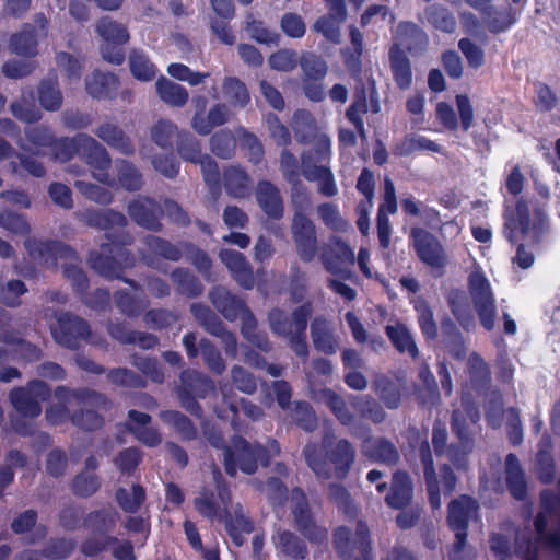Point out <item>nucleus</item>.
<instances>
[{"instance_id":"nucleus-1","label":"nucleus","mask_w":560,"mask_h":560,"mask_svg":"<svg viewBox=\"0 0 560 560\" xmlns=\"http://www.w3.org/2000/svg\"><path fill=\"white\" fill-rule=\"evenodd\" d=\"M107 243L100 246V250H91L89 254L90 267L106 280H120L128 284L135 292L143 293V287L136 280L125 277V270L132 268L136 264L135 255L127 249L132 237L128 233L115 235L110 232L105 233Z\"/></svg>"},{"instance_id":"nucleus-2","label":"nucleus","mask_w":560,"mask_h":560,"mask_svg":"<svg viewBox=\"0 0 560 560\" xmlns=\"http://www.w3.org/2000/svg\"><path fill=\"white\" fill-rule=\"evenodd\" d=\"M303 454L307 466L323 479H343L350 469V442L337 440L331 431L324 433L320 443H307Z\"/></svg>"},{"instance_id":"nucleus-3","label":"nucleus","mask_w":560,"mask_h":560,"mask_svg":"<svg viewBox=\"0 0 560 560\" xmlns=\"http://www.w3.org/2000/svg\"><path fill=\"white\" fill-rule=\"evenodd\" d=\"M280 452V445L275 439L269 440L268 446H265L258 442H249L240 434H234L223 454V466L230 477H235L237 470L253 475L259 466L268 467L271 458L278 456Z\"/></svg>"},{"instance_id":"nucleus-4","label":"nucleus","mask_w":560,"mask_h":560,"mask_svg":"<svg viewBox=\"0 0 560 560\" xmlns=\"http://www.w3.org/2000/svg\"><path fill=\"white\" fill-rule=\"evenodd\" d=\"M55 397L59 404L52 405L46 410V419L52 425L61 424L70 419L72 413L66 402L71 400L102 411H109L113 407V401L105 394L88 387L69 388L60 385L55 389Z\"/></svg>"},{"instance_id":"nucleus-5","label":"nucleus","mask_w":560,"mask_h":560,"mask_svg":"<svg viewBox=\"0 0 560 560\" xmlns=\"http://www.w3.org/2000/svg\"><path fill=\"white\" fill-rule=\"evenodd\" d=\"M291 513L296 529L304 538L316 545L327 542L328 530L316 523L307 498L300 487H295L291 491Z\"/></svg>"},{"instance_id":"nucleus-6","label":"nucleus","mask_w":560,"mask_h":560,"mask_svg":"<svg viewBox=\"0 0 560 560\" xmlns=\"http://www.w3.org/2000/svg\"><path fill=\"white\" fill-rule=\"evenodd\" d=\"M180 386L177 395L180 405L192 416L202 417V408L197 398H206L214 390L213 382L205 374L195 370H184L180 373Z\"/></svg>"},{"instance_id":"nucleus-7","label":"nucleus","mask_w":560,"mask_h":560,"mask_svg":"<svg viewBox=\"0 0 560 560\" xmlns=\"http://www.w3.org/2000/svg\"><path fill=\"white\" fill-rule=\"evenodd\" d=\"M469 294L477 311L481 325L491 330L495 324V304L491 284L479 267L468 278Z\"/></svg>"},{"instance_id":"nucleus-8","label":"nucleus","mask_w":560,"mask_h":560,"mask_svg":"<svg viewBox=\"0 0 560 560\" xmlns=\"http://www.w3.org/2000/svg\"><path fill=\"white\" fill-rule=\"evenodd\" d=\"M50 395V387L44 381L33 380L26 387L11 389L9 399L20 416L34 419L42 413L40 401L48 400Z\"/></svg>"},{"instance_id":"nucleus-9","label":"nucleus","mask_w":560,"mask_h":560,"mask_svg":"<svg viewBox=\"0 0 560 560\" xmlns=\"http://www.w3.org/2000/svg\"><path fill=\"white\" fill-rule=\"evenodd\" d=\"M294 133L302 143L315 141L314 147L303 154L312 156V163H324L330 155V139L326 135H317L316 122L312 114L306 110H298L294 114Z\"/></svg>"},{"instance_id":"nucleus-10","label":"nucleus","mask_w":560,"mask_h":560,"mask_svg":"<svg viewBox=\"0 0 560 560\" xmlns=\"http://www.w3.org/2000/svg\"><path fill=\"white\" fill-rule=\"evenodd\" d=\"M96 32L103 39L102 57L115 66H120L126 58L124 45L129 40L127 27L110 18H102L97 23Z\"/></svg>"},{"instance_id":"nucleus-11","label":"nucleus","mask_w":560,"mask_h":560,"mask_svg":"<svg viewBox=\"0 0 560 560\" xmlns=\"http://www.w3.org/2000/svg\"><path fill=\"white\" fill-rule=\"evenodd\" d=\"M195 114L191 118V128L199 136H208L217 127L223 126L229 120L230 110L223 103H217L206 114L208 98L205 95H195L191 100Z\"/></svg>"},{"instance_id":"nucleus-12","label":"nucleus","mask_w":560,"mask_h":560,"mask_svg":"<svg viewBox=\"0 0 560 560\" xmlns=\"http://www.w3.org/2000/svg\"><path fill=\"white\" fill-rule=\"evenodd\" d=\"M78 140H80L78 155L81 160L94 170L98 171L96 178L101 183L113 186L115 180L107 172L112 164V159L107 150L93 137L86 133H78Z\"/></svg>"},{"instance_id":"nucleus-13","label":"nucleus","mask_w":560,"mask_h":560,"mask_svg":"<svg viewBox=\"0 0 560 560\" xmlns=\"http://www.w3.org/2000/svg\"><path fill=\"white\" fill-rule=\"evenodd\" d=\"M127 212L138 226L154 233L163 231L164 210L154 198L139 195L129 201Z\"/></svg>"},{"instance_id":"nucleus-14","label":"nucleus","mask_w":560,"mask_h":560,"mask_svg":"<svg viewBox=\"0 0 560 560\" xmlns=\"http://www.w3.org/2000/svg\"><path fill=\"white\" fill-rule=\"evenodd\" d=\"M55 340L62 347L75 350L81 340L91 335L89 323L71 313H63L57 320V326L51 329Z\"/></svg>"},{"instance_id":"nucleus-15","label":"nucleus","mask_w":560,"mask_h":560,"mask_svg":"<svg viewBox=\"0 0 560 560\" xmlns=\"http://www.w3.org/2000/svg\"><path fill=\"white\" fill-rule=\"evenodd\" d=\"M24 246L30 257L40 262L56 265L59 259L79 260L77 252L60 241L27 238Z\"/></svg>"},{"instance_id":"nucleus-16","label":"nucleus","mask_w":560,"mask_h":560,"mask_svg":"<svg viewBox=\"0 0 560 560\" xmlns=\"http://www.w3.org/2000/svg\"><path fill=\"white\" fill-rule=\"evenodd\" d=\"M320 259L325 269L341 278L350 279V245L337 236H331L329 244L323 248Z\"/></svg>"},{"instance_id":"nucleus-17","label":"nucleus","mask_w":560,"mask_h":560,"mask_svg":"<svg viewBox=\"0 0 560 560\" xmlns=\"http://www.w3.org/2000/svg\"><path fill=\"white\" fill-rule=\"evenodd\" d=\"M217 491L203 488L199 497L194 499V506L200 515L213 520L221 510V503L225 504L230 500V490L222 478L219 469L214 471Z\"/></svg>"},{"instance_id":"nucleus-18","label":"nucleus","mask_w":560,"mask_h":560,"mask_svg":"<svg viewBox=\"0 0 560 560\" xmlns=\"http://www.w3.org/2000/svg\"><path fill=\"white\" fill-rule=\"evenodd\" d=\"M478 505L474 499L467 495L453 500L448 504L447 522L450 527L455 532V538L458 545L466 544L467 524L469 520L477 516Z\"/></svg>"},{"instance_id":"nucleus-19","label":"nucleus","mask_w":560,"mask_h":560,"mask_svg":"<svg viewBox=\"0 0 560 560\" xmlns=\"http://www.w3.org/2000/svg\"><path fill=\"white\" fill-rule=\"evenodd\" d=\"M183 346L190 360L196 359L200 352L205 364L212 373L221 375L225 371V362L218 348L210 340L203 338L197 346L196 335L187 332L183 337Z\"/></svg>"},{"instance_id":"nucleus-20","label":"nucleus","mask_w":560,"mask_h":560,"mask_svg":"<svg viewBox=\"0 0 560 560\" xmlns=\"http://www.w3.org/2000/svg\"><path fill=\"white\" fill-rule=\"evenodd\" d=\"M113 547V557L117 560H136L135 548L130 540L122 542L115 536H104L101 538L89 537L82 541L80 551L85 557H96L101 552Z\"/></svg>"},{"instance_id":"nucleus-21","label":"nucleus","mask_w":560,"mask_h":560,"mask_svg":"<svg viewBox=\"0 0 560 560\" xmlns=\"http://www.w3.org/2000/svg\"><path fill=\"white\" fill-rule=\"evenodd\" d=\"M558 498L553 495L550 491H544L541 493L542 512H540L535 520V527L538 535V539L536 541L527 542V553H530L533 551V553L535 555L537 546L540 542L545 544L546 546L553 550L560 551V532L551 536H547L544 533L549 516L557 509L556 503H558Z\"/></svg>"},{"instance_id":"nucleus-22","label":"nucleus","mask_w":560,"mask_h":560,"mask_svg":"<svg viewBox=\"0 0 560 560\" xmlns=\"http://www.w3.org/2000/svg\"><path fill=\"white\" fill-rule=\"evenodd\" d=\"M413 247L419 258L433 268H442L446 257L443 246L435 236L421 228L411 230Z\"/></svg>"},{"instance_id":"nucleus-23","label":"nucleus","mask_w":560,"mask_h":560,"mask_svg":"<svg viewBox=\"0 0 560 560\" xmlns=\"http://www.w3.org/2000/svg\"><path fill=\"white\" fill-rule=\"evenodd\" d=\"M329 13L319 16L313 24L315 32L320 33L327 40L338 44L340 42L339 24L347 19L345 0H324Z\"/></svg>"},{"instance_id":"nucleus-24","label":"nucleus","mask_w":560,"mask_h":560,"mask_svg":"<svg viewBox=\"0 0 560 560\" xmlns=\"http://www.w3.org/2000/svg\"><path fill=\"white\" fill-rule=\"evenodd\" d=\"M292 234L303 261H311L316 254V235L313 222L302 212H295L292 221Z\"/></svg>"},{"instance_id":"nucleus-25","label":"nucleus","mask_w":560,"mask_h":560,"mask_svg":"<svg viewBox=\"0 0 560 560\" xmlns=\"http://www.w3.org/2000/svg\"><path fill=\"white\" fill-rule=\"evenodd\" d=\"M255 197L261 211L273 221L284 215V201L280 189L270 180L261 179L257 183Z\"/></svg>"},{"instance_id":"nucleus-26","label":"nucleus","mask_w":560,"mask_h":560,"mask_svg":"<svg viewBox=\"0 0 560 560\" xmlns=\"http://www.w3.org/2000/svg\"><path fill=\"white\" fill-rule=\"evenodd\" d=\"M529 225V211L523 199H517L514 205L505 201L504 209V235L514 243L520 235L524 234Z\"/></svg>"},{"instance_id":"nucleus-27","label":"nucleus","mask_w":560,"mask_h":560,"mask_svg":"<svg viewBox=\"0 0 560 560\" xmlns=\"http://www.w3.org/2000/svg\"><path fill=\"white\" fill-rule=\"evenodd\" d=\"M220 258L230 270L233 279L242 288L246 290L254 288L255 277L253 268L244 254L233 249H223L220 253Z\"/></svg>"},{"instance_id":"nucleus-28","label":"nucleus","mask_w":560,"mask_h":560,"mask_svg":"<svg viewBox=\"0 0 560 560\" xmlns=\"http://www.w3.org/2000/svg\"><path fill=\"white\" fill-rule=\"evenodd\" d=\"M301 168L306 180L318 182V191L322 195L332 197L337 194L334 175L329 167L323 164L317 165L316 163H312V156L310 154H302Z\"/></svg>"},{"instance_id":"nucleus-29","label":"nucleus","mask_w":560,"mask_h":560,"mask_svg":"<svg viewBox=\"0 0 560 560\" xmlns=\"http://www.w3.org/2000/svg\"><path fill=\"white\" fill-rule=\"evenodd\" d=\"M209 298L215 310L228 320L237 319L247 307L241 298L221 285L213 287L209 292Z\"/></svg>"},{"instance_id":"nucleus-30","label":"nucleus","mask_w":560,"mask_h":560,"mask_svg":"<svg viewBox=\"0 0 560 560\" xmlns=\"http://www.w3.org/2000/svg\"><path fill=\"white\" fill-rule=\"evenodd\" d=\"M240 408L243 413L253 421L259 420L264 416L262 409L245 398L238 400H228L224 398L222 408L218 409L219 418H230L231 425L235 431H240L242 425L238 420Z\"/></svg>"},{"instance_id":"nucleus-31","label":"nucleus","mask_w":560,"mask_h":560,"mask_svg":"<svg viewBox=\"0 0 560 560\" xmlns=\"http://www.w3.org/2000/svg\"><path fill=\"white\" fill-rule=\"evenodd\" d=\"M311 316V307L303 304L293 311L294 331L288 337L289 347L300 358L306 359L308 355V346L306 341V328Z\"/></svg>"},{"instance_id":"nucleus-32","label":"nucleus","mask_w":560,"mask_h":560,"mask_svg":"<svg viewBox=\"0 0 560 560\" xmlns=\"http://www.w3.org/2000/svg\"><path fill=\"white\" fill-rule=\"evenodd\" d=\"M119 79L114 73L94 71L85 80V90L89 95L96 100H113L117 95Z\"/></svg>"},{"instance_id":"nucleus-33","label":"nucleus","mask_w":560,"mask_h":560,"mask_svg":"<svg viewBox=\"0 0 560 560\" xmlns=\"http://www.w3.org/2000/svg\"><path fill=\"white\" fill-rule=\"evenodd\" d=\"M10 50L21 57L33 58L38 54V32L33 24L25 23L12 34L9 42Z\"/></svg>"},{"instance_id":"nucleus-34","label":"nucleus","mask_w":560,"mask_h":560,"mask_svg":"<svg viewBox=\"0 0 560 560\" xmlns=\"http://www.w3.org/2000/svg\"><path fill=\"white\" fill-rule=\"evenodd\" d=\"M108 147L125 155H132L136 151L135 144L129 136L115 124L104 122L94 131Z\"/></svg>"},{"instance_id":"nucleus-35","label":"nucleus","mask_w":560,"mask_h":560,"mask_svg":"<svg viewBox=\"0 0 560 560\" xmlns=\"http://www.w3.org/2000/svg\"><path fill=\"white\" fill-rule=\"evenodd\" d=\"M83 220L88 226L103 231L125 228L128 224L127 218L122 212L110 208L86 210L83 214Z\"/></svg>"},{"instance_id":"nucleus-36","label":"nucleus","mask_w":560,"mask_h":560,"mask_svg":"<svg viewBox=\"0 0 560 560\" xmlns=\"http://www.w3.org/2000/svg\"><path fill=\"white\" fill-rule=\"evenodd\" d=\"M223 186L229 196L242 199L250 195L252 179L243 167L231 165L223 172Z\"/></svg>"},{"instance_id":"nucleus-37","label":"nucleus","mask_w":560,"mask_h":560,"mask_svg":"<svg viewBox=\"0 0 560 560\" xmlns=\"http://www.w3.org/2000/svg\"><path fill=\"white\" fill-rule=\"evenodd\" d=\"M276 549L293 560H304L308 556L305 541L291 530H278L272 537Z\"/></svg>"},{"instance_id":"nucleus-38","label":"nucleus","mask_w":560,"mask_h":560,"mask_svg":"<svg viewBox=\"0 0 560 560\" xmlns=\"http://www.w3.org/2000/svg\"><path fill=\"white\" fill-rule=\"evenodd\" d=\"M37 518V511L33 509L25 510L12 521L11 529L14 534L22 535L30 533L33 528H35L28 538L27 544H35L40 541L47 535V527L45 525L36 526Z\"/></svg>"},{"instance_id":"nucleus-39","label":"nucleus","mask_w":560,"mask_h":560,"mask_svg":"<svg viewBox=\"0 0 560 560\" xmlns=\"http://www.w3.org/2000/svg\"><path fill=\"white\" fill-rule=\"evenodd\" d=\"M155 89L159 97L172 107H184L189 100V94L185 86L163 75L156 80Z\"/></svg>"},{"instance_id":"nucleus-40","label":"nucleus","mask_w":560,"mask_h":560,"mask_svg":"<svg viewBox=\"0 0 560 560\" xmlns=\"http://www.w3.org/2000/svg\"><path fill=\"white\" fill-rule=\"evenodd\" d=\"M171 280L174 283L178 294L187 298H198L203 292V285L200 279L188 268L176 267L171 272Z\"/></svg>"},{"instance_id":"nucleus-41","label":"nucleus","mask_w":560,"mask_h":560,"mask_svg":"<svg viewBox=\"0 0 560 560\" xmlns=\"http://www.w3.org/2000/svg\"><path fill=\"white\" fill-rule=\"evenodd\" d=\"M412 497V486L409 476L406 472L398 471L393 477L389 493L386 495V502L394 509H402Z\"/></svg>"},{"instance_id":"nucleus-42","label":"nucleus","mask_w":560,"mask_h":560,"mask_svg":"<svg viewBox=\"0 0 560 560\" xmlns=\"http://www.w3.org/2000/svg\"><path fill=\"white\" fill-rule=\"evenodd\" d=\"M390 69L395 82L400 89H408L412 82V72L409 59L398 47L393 46L389 51Z\"/></svg>"},{"instance_id":"nucleus-43","label":"nucleus","mask_w":560,"mask_h":560,"mask_svg":"<svg viewBox=\"0 0 560 560\" xmlns=\"http://www.w3.org/2000/svg\"><path fill=\"white\" fill-rule=\"evenodd\" d=\"M162 421L172 427L184 441H192L198 436V430L194 422L177 410L161 411Z\"/></svg>"},{"instance_id":"nucleus-44","label":"nucleus","mask_w":560,"mask_h":560,"mask_svg":"<svg viewBox=\"0 0 560 560\" xmlns=\"http://www.w3.org/2000/svg\"><path fill=\"white\" fill-rule=\"evenodd\" d=\"M25 141L22 149L25 151L35 150V153H42L49 150L55 138L52 130L45 125L28 126L24 130Z\"/></svg>"},{"instance_id":"nucleus-45","label":"nucleus","mask_w":560,"mask_h":560,"mask_svg":"<svg viewBox=\"0 0 560 560\" xmlns=\"http://www.w3.org/2000/svg\"><path fill=\"white\" fill-rule=\"evenodd\" d=\"M311 336L316 350L327 354L335 353L338 347L337 340L331 334L327 320L316 317L311 324Z\"/></svg>"},{"instance_id":"nucleus-46","label":"nucleus","mask_w":560,"mask_h":560,"mask_svg":"<svg viewBox=\"0 0 560 560\" xmlns=\"http://www.w3.org/2000/svg\"><path fill=\"white\" fill-rule=\"evenodd\" d=\"M114 301L120 313L129 318L139 317L149 306L147 298H136L125 289L117 290L114 293Z\"/></svg>"},{"instance_id":"nucleus-47","label":"nucleus","mask_w":560,"mask_h":560,"mask_svg":"<svg viewBox=\"0 0 560 560\" xmlns=\"http://www.w3.org/2000/svg\"><path fill=\"white\" fill-rule=\"evenodd\" d=\"M143 243L152 254L166 260L179 261L183 257L182 245L173 244L164 237L150 234L144 237Z\"/></svg>"},{"instance_id":"nucleus-48","label":"nucleus","mask_w":560,"mask_h":560,"mask_svg":"<svg viewBox=\"0 0 560 560\" xmlns=\"http://www.w3.org/2000/svg\"><path fill=\"white\" fill-rule=\"evenodd\" d=\"M37 97L40 106L47 112L59 110L63 101L58 82L51 79H44L39 82Z\"/></svg>"},{"instance_id":"nucleus-49","label":"nucleus","mask_w":560,"mask_h":560,"mask_svg":"<svg viewBox=\"0 0 560 560\" xmlns=\"http://www.w3.org/2000/svg\"><path fill=\"white\" fill-rule=\"evenodd\" d=\"M245 30L249 34L250 38L258 44L267 46H278L280 42V35L271 31L264 21L257 20L253 14L246 15Z\"/></svg>"},{"instance_id":"nucleus-50","label":"nucleus","mask_w":560,"mask_h":560,"mask_svg":"<svg viewBox=\"0 0 560 560\" xmlns=\"http://www.w3.org/2000/svg\"><path fill=\"white\" fill-rule=\"evenodd\" d=\"M386 334L399 352H407L412 358H416L418 355V348L413 341L410 331L405 325L400 323L387 325Z\"/></svg>"},{"instance_id":"nucleus-51","label":"nucleus","mask_w":560,"mask_h":560,"mask_svg":"<svg viewBox=\"0 0 560 560\" xmlns=\"http://www.w3.org/2000/svg\"><path fill=\"white\" fill-rule=\"evenodd\" d=\"M183 256L206 279L211 275L212 260L209 254L191 242H182Z\"/></svg>"},{"instance_id":"nucleus-52","label":"nucleus","mask_w":560,"mask_h":560,"mask_svg":"<svg viewBox=\"0 0 560 560\" xmlns=\"http://www.w3.org/2000/svg\"><path fill=\"white\" fill-rule=\"evenodd\" d=\"M116 518L115 514L106 509L91 511L83 520V526L91 528L94 534H98L102 537L108 536L115 527Z\"/></svg>"},{"instance_id":"nucleus-53","label":"nucleus","mask_w":560,"mask_h":560,"mask_svg":"<svg viewBox=\"0 0 560 560\" xmlns=\"http://www.w3.org/2000/svg\"><path fill=\"white\" fill-rule=\"evenodd\" d=\"M117 179L120 186L127 191H138L143 185L142 174L137 166L127 161L118 160L116 162Z\"/></svg>"},{"instance_id":"nucleus-54","label":"nucleus","mask_w":560,"mask_h":560,"mask_svg":"<svg viewBox=\"0 0 560 560\" xmlns=\"http://www.w3.org/2000/svg\"><path fill=\"white\" fill-rule=\"evenodd\" d=\"M128 61L130 72L137 80L149 82L155 78L156 67L143 51L133 49Z\"/></svg>"},{"instance_id":"nucleus-55","label":"nucleus","mask_w":560,"mask_h":560,"mask_svg":"<svg viewBox=\"0 0 560 560\" xmlns=\"http://www.w3.org/2000/svg\"><path fill=\"white\" fill-rule=\"evenodd\" d=\"M211 152L222 160H230L235 155L236 139L232 131L222 129L210 137Z\"/></svg>"},{"instance_id":"nucleus-56","label":"nucleus","mask_w":560,"mask_h":560,"mask_svg":"<svg viewBox=\"0 0 560 560\" xmlns=\"http://www.w3.org/2000/svg\"><path fill=\"white\" fill-rule=\"evenodd\" d=\"M79 147H80V140H78V133L72 138H70V137L57 138L55 136L48 151L54 161L60 162V163H67V162L71 161L75 155H78Z\"/></svg>"},{"instance_id":"nucleus-57","label":"nucleus","mask_w":560,"mask_h":560,"mask_svg":"<svg viewBox=\"0 0 560 560\" xmlns=\"http://www.w3.org/2000/svg\"><path fill=\"white\" fill-rule=\"evenodd\" d=\"M101 478L96 474L80 471L70 482L71 492L82 499L94 495L101 488Z\"/></svg>"},{"instance_id":"nucleus-58","label":"nucleus","mask_w":560,"mask_h":560,"mask_svg":"<svg viewBox=\"0 0 560 560\" xmlns=\"http://www.w3.org/2000/svg\"><path fill=\"white\" fill-rule=\"evenodd\" d=\"M131 494L125 488H118L115 493L116 501L122 511L136 513L145 501V489L135 483L131 487Z\"/></svg>"},{"instance_id":"nucleus-59","label":"nucleus","mask_w":560,"mask_h":560,"mask_svg":"<svg viewBox=\"0 0 560 560\" xmlns=\"http://www.w3.org/2000/svg\"><path fill=\"white\" fill-rule=\"evenodd\" d=\"M75 548V542L72 539L65 537L50 538L49 541L40 551H30L31 553H38L48 560H65L69 558Z\"/></svg>"},{"instance_id":"nucleus-60","label":"nucleus","mask_w":560,"mask_h":560,"mask_svg":"<svg viewBox=\"0 0 560 560\" xmlns=\"http://www.w3.org/2000/svg\"><path fill=\"white\" fill-rule=\"evenodd\" d=\"M179 133L178 127L173 121L160 119L151 129V139L163 149H172Z\"/></svg>"},{"instance_id":"nucleus-61","label":"nucleus","mask_w":560,"mask_h":560,"mask_svg":"<svg viewBox=\"0 0 560 560\" xmlns=\"http://www.w3.org/2000/svg\"><path fill=\"white\" fill-rule=\"evenodd\" d=\"M225 529L230 536L232 542L236 547H242L245 542L243 534H250L254 532V522L242 513H235L234 517H231L225 523Z\"/></svg>"},{"instance_id":"nucleus-62","label":"nucleus","mask_w":560,"mask_h":560,"mask_svg":"<svg viewBox=\"0 0 560 560\" xmlns=\"http://www.w3.org/2000/svg\"><path fill=\"white\" fill-rule=\"evenodd\" d=\"M505 464L509 489L515 499H523L526 493V483L516 456L509 454Z\"/></svg>"},{"instance_id":"nucleus-63","label":"nucleus","mask_w":560,"mask_h":560,"mask_svg":"<svg viewBox=\"0 0 560 560\" xmlns=\"http://www.w3.org/2000/svg\"><path fill=\"white\" fill-rule=\"evenodd\" d=\"M176 142L177 152L184 161L198 164L205 158L200 141L190 132H180Z\"/></svg>"},{"instance_id":"nucleus-64","label":"nucleus","mask_w":560,"mask_h":560,"mask_svg":"<svg viewBox=\"0 0 560 560\" xmlns=\"http://www.w3.org/2000/svg\"><path fill=\"white\" fill-rule=\"evenodd\" d=\"M372 548L368 526L358 522L354 537H352V560H371Z\"/></svg>"}]
</instances>
